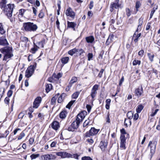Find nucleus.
<instances>
[{
    "mask_svg": "<svg viewBox=\"0 0 160 160\" xmlns=\"http://www.w3.org/2000/svg\"><path fill=\"white\" fill-rule=\"evenodd\" d=\"M52 88V86L51 84H47L46 86V92L48 93V92Z\"/></svg>",
    "mask_w": 160,
    "mask_h": 160,
    "instance_id": "26",
    "label": "nucleus"
},
{
    "mask_svg": "<svg viewBox=\"0 0 160 160\" xmlns=\"http://www.w3.org/2000/svg\"><path fill=\"white\" fill-rule=\"evenodd\" d=\"M24 115V113L23 112H21L18 115V118L19 119H22Z\"/></svg>",
    "mask_w": 160,
    "mask_h": 160,
    "instance_id": "51",
    "label": "nucleus"
},
{
    "mask_svg": "<svg viewBox=\"0 0 160 160\" xmlns=\"http://www.w3.org/2000/svg\"><path fill=\"white\" fill-rule=\"evenodd\" d=\"M62 74L59 72L57 74H53L52 78H56V79H58L62 77Z\"/></svg>",
    "mask_w": 160,
    "mask_h": 160,
    "instance_id": "34",
    "label": "nucleus"
},
{
    "mask_svg": "<svg viewBox=\"0 0 160 160\" xmlns=\"http://www.w3.org/2000/svg\"><path fill=\"white\" fill-rule=\"evenodd\" d=\"M36 67V63L33 65H31L29 67L26 71L25 76L28 78L31 77Z\"/></svg>",
    "mask_w": 160,
    "mask_h": 160,
    "instance_id": "5",
    "label": "nucleus"
},
{
    "mask_svg": "<svg viewBox=\"0 0 160 160\" xmlns=\"http://www.w3.org/2000/svg\"><path fill=\"white\" fill-rule=\"evenodd\" d=\"M157 144V142L156 141H150L149 142L148 147H150V153L151 155H152L155 152Z\"/></svg>",
    "mask_w": 160,
    "mask_h": 160,
    "instance_id": "7",
    "label": "nucleus"
},
{
    "mask_svg": "<svg viewBox=\"0 0 160 160\" xmlns=\"http://www.w3.org/2000/svg\"><path fill=\"white\" fill-rule=\"evenodd\" d=\"M111 99H108L106 100V104L105 105V108L106 109H109L110 108V105L111 102Z\"/></svg>",
    "mask_w": 160,
    "mask_h": 160,
    "instance_id": "28",
    "label": "nucleus"
},
{
    "mask_svg": "<svg viewBox=\"0 0 160 160\" xmlns=\"http://www.w3.org/2000/svg\"><path fill=\"white\" fill-rule=\"evenodd\" d=\"M121 133V136L120 138H121L122 137L124 138H126L125 137V135L127 134V136L128 135V134L127 133L124 129L122 128L120 130Z\"/></svg>",
    "mask_w": 160,
    "mask_h": 160,
    "instance_id": "23",
    "label": "nucleus"
},
{
    "mask_svg": "<svg viewBox=\"0 0 160 160\" xmlns=\"http://www.w3.org/2000/svg\"><path fill=\"white\" fill-rule=\"evenodd\" d=\"M46 43V40L45 39H43L41 41L38 42V46L40 48H43Z\"/></svg>",
    "mask_w": 160,
    "mask_h": 160,
    "instance_id": "31",
    "label": "nucleus"
},
{
    "mask_svg": "<svg viewBox=\"0 0 160 160\" xmlns=\"http://www.w3.org/2000/svg\"><path fill=\"white\" fill-rule=\"evenodd\" d=\"M85 39L88 43H92L94 40V38L92 36L86 37Z\"/></svg>",
    "mask_w": 160,
    "mask_h": 160,
    "instance_id": "21",
    "label": "nucleus"
},
{
    "mask_svg": "<svg viewBox=\"0 0 160 160\" xmlns=\"http://www.w3.org/2000/svg\"><path fill=\"white\" fill-rule=\"evenodd\" d=\"M79 94V92H75L72 95V98L76 99L77 98Z\"/></svg>",
    "mask_w": 160,
    "mask_h": 160,
    "instance_id": "46",
    "label": "nucleus"
},
{
    "mask_svg": "<svg viewBox=\"0 0 160 160\" xmlns=\"http://www.w3.org/2000/svg\"><path fill=\"white\" fill-rule=\"evenodd\" d=\"M72 84L69 83L67 87L66 88V90L67 91H69L70 89L71 88V87L72 86Z\"/></svg>",
    "mask_w": 160,
    "mask_h": 160,
    "instance_id": "54",
    "label": "nucleus"
},
{
    "mask_svg": "<svg viewBox=\"0 0 160 160\" xmlns=\"http://www.w3.org/2000/svg\"><path fill=\"white\" fill-rule=\"evenodd\" d=\"M88 60L90 61L93 57V54L92 53H89L88 55Z\"/></svg>",
    "mask_w": 160,
    "mask_h": 160,
    "instance_id": "49",
    "label": "nucleus"
},
{
    "mask_svg": "<svg viewBox=\"0 0 160 160\" xmlns=\"http://www.w3.org/2000/svg\"><path fill=\"white\" fill-rule=\"evenodd\" d=\"M56 143V142L55 141H53L52 142L50 145L51 147L52 148L55 147Z\"/></svg>",
    "mask_w": 160,
    "mask_h": 160,
    "instance_id": "63",
    "label": "nucleus"
},
{
    "mask_svg": "<svg viewBox=\"0 0 160 160\" xmlns=\"http://www.w3.org/2000/svg\"><path fill=\"white\" fill-rule=\"evenodd\" d=\"M38 48L39 47L37 46H34L33 48H31V52L32 53H35Z\"/></svg>",
    "mask_w": 160,
    "mask_h": 160,
    "instance_id": "37",
    "label": "nucleus"
},
{
    "mask_svg": "<svg viewBox=\"0 0 160 160\" xmlns=\"http://www.w3.org/2000/svg\"><path fill=\"white\" fill-rule=\"evenodd\" d=\"M126 14L128 17H129L131 15V13L128 8H126Z\"/></svg>",
    "mask_w": 160,
    "mask_h": 160,
    "instance_id": "52",
    "label": "nucleus"
},
{
    "mask_svg": "<svg viewBox=\"0 0 160 160\" xmlns=\"http://www.w3.org/2000/svg\"><path fill=\"white\" fill-rule=\"evenodd\" d=\"M75 100H72L66 106V108L70 109L72 105L75 102Z\"/></svg>",
    "mask_w": 160,
    "mask_h": 160,
    "instance_id": "40",
    "label": "nucleus"
},
{
    "mask_svg": "<svg viewBox=\"0 0 160 160\" xmlns=\"http://www.w3.org/2000/svg\"><path fill=\"white\" fill-rule=\"evenodd\" d=\"M147 55L149 59V60L151 62H152L154 60L153 58L155 55L153 54L148 53H147Z\"/></svg>",
    "mask_w": 160,
    "mask_h": 160,
    "instance_id": "24",
    "label": "nucleus"
},
{
    "mask_svg": "<svg viewBox=\"0 0 160 160\" xmlns=\"http://www.w3.org/2000/svg\"><path fill=\"white\" fill-rule=\"evenodd\" d=\"M67 16H69L72 18H74L75 16V13L72 11L71 8H69L67 9L65 12Z\"/></svg>",
    "mask_w": 160,
    "mask_h": 160,
    "instance_id": "12",
    "label": "nucleus"
},
{
    "mask_svg": "<svg viewBox=\"0 0 160 160\" xmlns=\"http://www.w3.org/2000/svg\"><path fill=\"white\" fill-rule=\"evenodd\" d=\"M37 8H35L34 7H32V8L33 12L35 16L37 15Z\"/></svg>",
    "mask_w": 160,
    "mask_h": 160,
    "instance_id": "62",
    "label": "nucleus"
},
{
    "mask_svg": "<svg viewBox=\"0 0 160 160\" xmlns=\"http://www.w3.org/2000/svg\"><path fill=\"white\" fill-rule=\"evenodd\" d=\"M77 78L76 77H72L69 83L72 85L74 83L77 82Z\"/></svg>",
    "mask_w": 160,
    "mask_h": 160,
    "instance_id": "35",
    "label": "nucleus"
},
{
    "mask_svg": "<svg viewBox=\"0 0 160 160\" xmlns=\"http://www.w3.org/2000/svg\"><path fill=\"white\" fill-rule=\"evenodd\" d=\"M57 98V95H55L52 98L51 102V104L52 105H54L55 104Z\"/></svg>",
    "mask_w": 160,
    "mask_h": 160,
    "instance_id": "33",
    "label": "nucleus"
},
{
    "mask_svg": "<svg viewBox=\"0 0 160 160\" xmlns=\"http://www.w3.org/2000/svg\"><path fill=\"white\" fill-rule=\"evenodd\" d=\"M42 98L41 97H38L35 100L33 103V107L36 108H37L41 103Z\"/></svg>",
    "mask_w": 160,
    "mask_h": 160,
    "instance_id": "13",
    "label": "nucleus"
},
{
    "mask_svg": "<svg viewBox=\"0 0 160 160\" xmlns=\"http://www.w3.org/2000/svg\"><path fill=\"white\" fill-rule=\"evenodd\" d=\"M135 93L137 96H141L143 93L142 87L141 86L140 87L136 88L135 90Z\"/></svg>",
    "mask_w": 160,
    "mask_h": 160,
    "instance_id": "18",
    "label": "nucleus"
},
{
    "mask_svg": "<svg viewBox=\"0 0 160 160\" xmlns=\"http://www.w3.org/2000/svg\"><path fill=\"white\" fill-rule=\"evenodd\" d=\"M66 94L64 93H62L59 97L58 99V102L59 103H61L64 99L65 97L66 96Z\"/></svg>",
    "mask_w": 160,
    "mask_h": 160,
    "instance_id": "20",
    "label": "nucleus"
},
{
    "mask_svg": "<svg viewBox=\"0 0 160 160\" xmlns=\"http://www.w3.org/2000/svg\"><path fill=\"white\" fill-rule=\"evenodd\" d=\"M99 85L98 84L95 85L92 87L91 93V95L92 98H94L97 93V90H98Z\"/></svg>",
    "mask_w": 160,
    "mask_h": 160,
    "instance_id": "11",
    "label": "nucleus"
},
{
    "mask_svg": "<svg viewBox=\"0 0 160 160\" xmlns=\"http://www.w3.org/2000/svg\"><path fill=\"white\" fill-rule=\"evenodd\" d=\"M39 156V154H32L30 156V158L31 159H35Z\"/></svg>",
    "mask_w": 160,
    "mask_h": 160,
    "instance_id": "43",
    "label": "nucleus"
},
{
    "mask_svg": "<svg viewBox=\"0 0 160 160\" xmlns=\"http://www.w3.org/2000/svg\"><path fill=\"white\" fill-rule=\"evenodd\" d=\"M104 70L103 69H102L100 72H99L98 74V76L100 78H101L102 77V74L104 72Z\"/></svg>",
    "mask_w": 160,
    "mask_h": 160,
    "instance_id": "53",
    "label": "nucleus"
},
{
    "mask_svg": "<svg viewBox=\"0 0 160 160\" xmlns=\"http://www.w3.org/2000/svg\"><path fill=\"white\" fill-rule=\"evenodd\" d=\"M133 113L131 111L128 112L127 114V116L128 118V119L130 120L132 118L133 116Z\"/></svg>",
    "mask_w": 160,
    "mask_h": 160,
    "instance_id": "36",
    "label": "nucleus"
},
{
    "mask_svg": "<svg viewBox=\"0 0 160 160\" xmlns=\"http://www.w3.org/2000/svg\"><path fill=\"white\" fill-rule=\"evenodd\" d=\"M89 122L87 120H86L83 124V127H86L88 124Z\"/></svg>",
    "mask_w": 160,
    "mask_h": 160,
    "instance_id": "64",
    "label": "nucleus"
},
{
    "mask_svg": "<svg viewBox=\"0 0 160 160\" xmlns=\"http://www.w3.org/2000/svg\"><path fill=\"white\" fill-rule=\"evenodd\" d=\"M78 51V49H77L76 48H74L69 50L68 52V53L69 55L72 56L74 54H75L76 52H77Z\"/></svg>",
    "mask_w": 160,
    "mask_h": 160,
    "instance_id": "25",
    "label": "nucleus"
},
{
    "mask_svg": "<svg viewBox=\"0 0 160 160\" xmlns=\"http://www.w3.org/2000/svg\"><path fill=\"white\" fill-rule=\"evenodd\" d=\"M12 91L11 90H9L7 93L8 97L9 98L12 95Z\"/></svg>",
    "mask_w": 160,
    "mask_h": 160,
    "instance_id": "61",
    "label": "nucleus"
},
{
    "mask_svg": "<svg viewBox=\"0 0 160 160\" xmlns=\"http://www.w3.org/2000/svg\"><path fill=\"white\" fill-rule=\"evenodd\" d=\"M99 131V129H96L94 127L92 128L88 132H86L85 134V137L88 138L96 135L98 133Z\"/></svg>",
    "mask_w": 160,
    "mask_h": 160,
    "instance_id": "6",
    "label": "nucleus"
},
{
    "mask_svg": "<svg viewBox=\"0 0 160 160\" xmlns=\"http://www.w3.org/2000/svg\"><path fill=\"white\" fill-rule=\"evenodd\" d=\"M34 141V139L33 138H30L29 140V144L31 145H32Z\"/></svg>",
    "mask_w": 160,
    "mask_h": 160,
    "instance_id": "60",
    "label": "nucleus"
},
{
    "mask_svg": "<svg viewBox=\"0 0 160 160\" xmlns=\"http://www.w3.org/2000/svg\"><path fill=\"white\" fill-rule=\"evenodd\" d=\"M144 52V51L143 50H141L139 52L138 54L140 57H142L143 55Z\"/></svg>",
    "mask_w": 160,
    "mask_h": 160,
    "instance_id": "57",
    "label": "nucleus"
},
{
    "mask_svg": "<svg viewBox=\"0 0 160 160\" xmlns=\"http://www.w3.org/2000/svg\"><path fill=\"white\" fill-rule=\"evenodd\" d=\"M0 51L5 54L3 60H7L13 56L12 48L8 47H4L0 49Z\"/></svg>",
    "mask_w": 160,
    "mask_h": 160,
    "instance_id": "3",
    "label": "nucleus"
},
{
    "mask_svg": "<svg viewBox=\"0 0 160 160\" xmlns=\"http://www.w3.org/2000/svg\"><path fill=\"white\" fill-rule=\"evenodd\" d=\"M158 9V6H157L156 8H153L152 9V10L151 11V12L150 14V18H151L152 16L154 13V12L155 11V10Z\"/></svg>",
    "mask_w": 160,
    "mask_h": 160,
    "instance_id": "41",
    "label": "nucleus"
},
{
    "mask_svg": "<svg viewBox=\"0 0 160 160\" xmlns=\"http://www.w3.org/2000/svg\"><path fill=\"white\" fill-rule=\"evenodd\" d=\"M143 107L142 105H139L136 109V111L137 113H140L142 109H143Z\"/></svg>",
    "mask_w": 160,
    "mask_h": 160,
    "instance_id": "38",
    "label": "nucleus"
},
{
    "mask_svg": "<svg viewBox=\"0 0 160 160\" xmlns=\"http://www.w3.org/2000/svg\"><path fill=\"white\" fill-rule=\"evenodd\" d=\"M8 44V42L5 37H0V45L5 46Z\"/></svg>",
    "mask_w": 160,
    "mask_h": 160,
    "instance_id": "16",
    "label": "nucleus"
},
{
    "mask_svg": "<svg viewBox=\"0 0 160 160\" xmlns=\"http://www.w3.org/2000/svg\"><path fill=\"white\" fill-rule=\"evenodd\" d=\"M139 115L138 113L135 114L133 116V119L135 120H137L138 118Z\"/></svg>",
    "mask_w": 160,
    "mask_h": 160,
    "instance_id": "58",
    "label": "nucleus"
},
{
    "mask_svg": "<svg viewBox=\"0 0 160 160\" xmlns=\"http://www.w3.org/2000/svg\"><path fill=\"white\" fill-rule=\"evenodd\" d=\"M23 27L26 32H35L37 29V25L31 22H24L23 24Z\"/></svg>",
    "mask_w": 160,
    "mask_h": 160,
    "instance_id": "4",
    "label": "nucleus"
},
{
    "mask_svg": "<svg viewBox=\"0 0 160 160\" xmlns=\"http://www.w3.org/2000/svg\"><path fill=\"white\" fill-rule=\"evenodd\" d=\"M139 25L137 29V31H138V28L140 26H141L143 22V19L141 18L139 19Z\"/></svg>",
    "mask_w": 160,
    "mask_h": 160,
    "instance_id": "47",
    "label": "nucleus"
},
{
    "mask_svg": "<svg viewBox=\"0 0 160 160\" xmlns=\"http://www.w3.org/2000/svg\"><path fill=\"white\" fill-rule=\"evenodd\" d=\"M107 146V143L105 141H101L100 144V148L102 151H104Z\"/></svg>",
    "mask_w": 160,
    "mask_h": 160,
    "instance_id": "19",
    "label": "nucleus"
},
{
    "mask_svg": "<svg viewBox=\"0 0 160 160\" xmlns=\"http://www.w3.org/2000/svg\"><path fill=\"white\" fill-rule=\"evenodd\" d=\"M7 3L6 0H2L0 3V7L2 9L3 8V10L4 13L9 18L11 17L12 15L14 5L10 4L5 5Z\"/></svg>",
    "mask_w": 160,
    "mask_h": 160,
    "instance_id": "2",
    "label": "nucleus"
},
{
    "mask_svg": "<svg viewBox=\"0 0 160 160\" xmlns=\"http://www.w3.org/2000/svg\"><path fill=\"white\" fill-rule=\"evenodd\" d=\"M70 155L71 157L70 158H74L75 159H78V157L79 155L77 154H71L70 153Z\"/></svg>",
    "mask_w": 160,
    "mask_h": 160,
    "instance_id": "44",
    "label": "nucleus"
},
{
    "mask_svg": "<svg viewBox=\"0 0 160 160\" xmlns=\"http://www.w3.org/2000/svg\"><path fill=\"white\" fill-rule=\"evenodd\" d=\"M20 39L23 42H27L28 41V38L26 37H22Z\"/></svg>",
    "mask_w": 160,
    "mask_h": 160,
    "instance_id": "48",
    "label": "nucleus"
},
{
    "mask_svg": "<svg viewBox=\"0 0 160 160\" xmlns=\"http://www.w3.org/2000/svg\"><path fill=\"white\" fill-rule=\"evenodd\" d=\"M140 64L141 61L138 60H134L132 62V64L133 66H135L137 65H139Z\"/></svg>",
    "mask_w": 160,
    "mask_h": 160,
    "instance_id": "39",
    "label": "nucleus"
},
{
    "mask_svg": "<svg viewBox=\"0 0 160 160\" xmlns=\"http://www.w3.org/2000/svg\"><path fill=\"white\" fill-rule=\"evenodd\" d=\"M137 32H138V31H137L136 30L133 34L132 39V40H133L135 43L137 42H138V40L139 38L141 37V33H139L137 34H136Z\"/></svg>",
    "mask_w": 160,
    "mask_h": 160,
    "instance_id": "15",
    "label": "nucleus"
},
{
    "mask_svg": "<svg viewBox=\"0 0 160 160\" xmlns=\"http://www.w3.org/2000/svg\"><path fill=\"white\" fill-rule=\"evenodd\" d=\"M124 124L125 126L127 127L128 126H130L131 124V122L130 120L129 119H125L124 122Z\"/></svg>",
    "mask_w": 160,
    "mask_h": 160,
    "instance_id": "30",
    "label": "nucleus"
},
{
    "mask_svg": "<svg viewBox=\"0 0 160 160\" xmlns=\"http://www.w3.org/2000/svg\"><path fill=\"white\" fill-rule=\"evenodd\" d=\"M24 12H25V10L24 9H20L19 10V14L21 15L22 16L24 14Z\"/></svg>",
    "mask_w": 160,
    "mask_h": 160,
    "instance_id": "59",
    "label": "nucleus"
},
{
    "mask_svg": "<svg viewBox=\"0 0 160 160\" xmlns=\"http://www.w3.org/2000/svg\"><path fill=\"white\" fill-rule=\"evenodd\" d=\"M51 127L54 129L57 130L59 127V122L57 121H54L51 124Z\"/></svg>",
    "mask_w": 160,
    "mask_h": 160,
    "instance_id": "17",
    "label": "nucleus"
},
{
    "mask_svg": "<svg viewBox=\"0 0 160 160\" xmlns=\"http://www.w3.org/2000/svg\"><path fill=\"white\" fill-rule=\"evenodd\" d=\"M56 154L58 156H60L62 158H70V157H71L69 153L64 151L57 152H56Z\"/></svg>",
    "mask_w": 160,
    "mask_h": 160,
    "instance_id": "9",
    "label": "nucleus"
},
{
    "mask_svg": "<svg viewBox=\"0 0 160 160\" xmlns=\"http://www.w3.org/2000/svg\"><path fill=\"white\" fill-rule=\"evenodd\" d=\"M78 53L80 55H81L84 52V50L82 49H78Z\"/></svg>",
    "mask_w": 160,
    "mask_h": 160,
    "instance_id": "56",
    "label": "nucleus"
},
{
    "mask_svg": "<svg viewBox=\"0 0 160 160\" xmlns=\"http://www.w3.org/2000/svg\"><path fill=\"white\" fill-rule=\"evenodd\" d=\"M120 148L121 149H125L126 148V138H124L122 137L120 138Z\"/></svg>",
    "mask_w": 160,
    "mask_h": 160,
    "instance_id": "14",
    "label": "nucleus"
},
{
    "mask_svg": "<svg viewBox=\"0 0 160 160\" xmlns=\"http://www.w3.org/2000/svg\"><path fill=\"white\" fill-rule=\"evenodd\" d=\"M41 158L44 160H55L56 157L52 154H47L43 155Z\"/></svg>",
    "mask_w": 160,
    "mask_h": 160,
    "instance_id": "8",
    "label": "nucleus"
},
{
    "mask_svg": "<svg viewBox=\"0 0 160 160\" xmlns=\"http://www.w3.org/2000/svg\"><path fill=\"white\" fill-rule=\"evenodd\" d=\"M87 112L83 111L77 115L76 120L73 121L68 130L70 131H73L75 129H77L79 127L80 123L82 122L86 115Z\"/></svg>",
    "mask_w": 160,
    "mask_h": 160,
    "instance_id": "1",
    "label": "nucleus"
},
{
    "mask_svg": "<svg viewBox=\"0 0 160 160\" xmlns=\"http://www.w3.org/2000/svg\"><path fill=\"white\" fill-rule=\"evenodd\" d=\"M69 58L68 57H65L62 58L61 61L63 64L67 63L69 61Z\"/></svg>",
    "mask_w": 160,
    "mask_h": 160,
    "instance_id": "27",
    "label": "nucleus"
},
{
    "mask_svg": "<svg viewBox=\"0 0 160 160\" xmlns=\"http://www.w3.org/2000/svg\"><path fill=\"white\" fill-rule=\"evenodd\" d=\"M67 112L65 110H62L59 114V117L60 118L63 119L65 118L67 115Z\"/></svg>",
    "mask_w": 160,
    "mask_h": 160,
    "instance_id": "22",
    "label": "nucleus"
},
{
    "mask_svg": "<svg viewBox=\"0 0 160 160\" xmlns=\"http://www.w3.org/2000/svg\"><path fill=\"white\" fill-rule=\"evenodd\" d=\"M25 136V133L23 131H22L21 132V133L18 136V140H20L21 139L23 138Z\"/></svg>",
    "mask_w": 160,
    "mask_h": 160,
    "instance_id": "42",
    "label": "nucleus"
},
{
    "mask_svg": "<svg viewBox=\"0 0 160 160\" xmlns=\"http://www.w3.org/2000/svg\"><path fill=\"white\" fill-rule=\"evenodd\" d=\"M67 24L68 27L72 28H74L76 25V24L74 22H70L69 21H68Z\"/></svg>",
    "mask_w": 160,
    "mask_h": 160,
    "instance_id": "32",
    "label": "nucleus"
},
{
    "mask_svg": "<svg viewBox=\"0 0 160 160\" xmlns=\"http://www.w3.org/2000/svg\"><path fill=\"white\" fill-rule=\"evenodd\" d=\"M10 99L8 97H6L4 100V102L6 104H8L9 102Z\"/></svg>",
    "mask_w": 160,
    "mask_h": 160,
    "instance_id": "55",
    "label": "nucleus"
},
{
    "mask_svg": "<svg viewBox=\"0 0 160 160\" xmlns=\"http://www.w3.org/2000/svg\"><path fill=\"white\" fill-rule=\"evenodd\" d=\"M141 3L139 2L138 1L136 2L135 5V8H136L137 12L138 11V9L141 6Z\"/></svg>",
    "mask_w": 160,
    "mask_h": 160,
    "instance_id": "45",
    "label": "nucleus"
},
{
    "mask_svg": "<svg viewBox=\"0 0 160 160\" xmlns=\"http://www.w3.org/2000/svg\"><path fill=\"white\" fill-rule=\"evenodd\" d=\"M6 31L4 29L2 24L0 22V33L1 34H3Z\"/></svg>",
    "mask_w": 160,
    "mask_h": 160,
    "instance_id": "29",
    "label": "nucleus"
},
{
    "mask_svg": "<svg viewBox=\"0 0 160 160\" xmlns=\"http://www.w3.org/2000/svg\"><path fill=\"white\" fill-rule=\"evenodd\" d=\"M82 160H92V159L89 157L85 156L82 158Z\"/></svg>",
    "mask_w": 160,
    "mask_h": 160,
    "instance_id": "50",
    "label": "nucleus"
},
{
    "mask_svg": "<svg viewBox=\"0 0 160 160\" xmlns=\"http://www.w3.org/2000/svg\"><path fill=\"white\" fill-rule=\"evenodd\" d=\"M120 7L121 4L119 3V0H116L113 3L111 4L110 11L112 12L114 8L118 9Z\"/></svg>",
    "mask_w": 160,
    "mask_h": 160,
    "instance_id": "10",
    "label": "nucleus"
}]
</instances>
